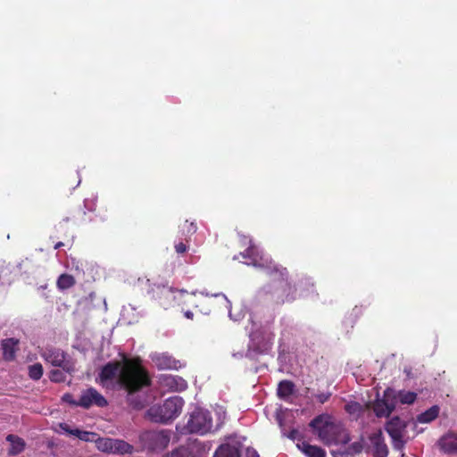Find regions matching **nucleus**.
Listing matches in <instances>:
<instances>
[{"instance_id": "nucleus-43", "label": "nucleus", "mask_w": 457, "mask_h": 457, "mask_svg": "<svg viewBox=\"0 0 457 457\" xmlns=\"http://www.w3.org/2000/svg\"><path fill=\"white\" fill-rule=\"evenodd\" d=\"M134 407L137 408V409H141V408H143V404L140 403H137L134 404Z\"/></svg>"}, {"instance_id": "nucleus-34", "label": "nucleus", "mask_w": 457, "mask_h": 457, "mask_svg": "<svg viewBox=\"0 0 457 457\" xmlns=\"http://www.w3.org/2000/svg\"><path fill=\"white\" fill-rule=\"evenodd\" d=\"M287 436L292 440H296L298 443L303 442V436L298 429L293 428L289 431Z\"/></svg>"}, {"instance_id": "nucleus-32", "label": "nucleus", "mask_w": 457, "mask_h": 457, "mask_svg": "<svg viewBox=\"0 0 457 457\" xmlns=\"http://www.w3.org/2000/svg\"><path fill=\"white\" fill-rule=\"evenodd\" d=\"M199 303H195V304L196 306H194V305H192V304H190V303H186V304L177 305V306H178V307H180L181 312L184 313V316H185L187 320H193V319H194V312H193V311H191L190 309L186 308V307L191 306V307H193V308H195V309H197V308H199V306H200V304H199Z\"/></svg>"}, {"instance_id": "nucleus-26", "label": "nucleus", "mask_w": 457, "mask_h": 457, "mask_svg": "<svg viewBox=\"0 0 457 457\" xmlns=\"http://www.w3.org/2000/svg\"><path fill=\"white\" fill-rule=\"evenodd\" d=\"M417 399V394L411 391L400 390L395 392V401L402 404H412Z\"/></svg>"}, {"instance_id": "nucleus-3", "label": "nucleus", "mask_w": 457, "mask_h": 457, "mask_svg": "<svg viewBox=\"0 0 457 457\" xmlns=\"http://www.w3.org/2000/svg\"><path fill=\"white\" fill-rule=\"evenodd\" d=\"M150 298L156 301L165 309L175 305L190 303L196 306L195 303H205V299L198 297L195 293L186 290H174L171 287L162 285H154L147 291Z\"/></svg>"}, {"instance_id": "nucleus-8", "label": "nucleus", "mask_w": 457, "mask_h": 457, "mask_svg": "<svg viewBox=\"0 0 457 457\" xmlns=\"http://www.w3.org/2000/svg\"><path fill=\"white\" fill-rule=\"evenodd\" d=\"M407 425V421L402 420L398 416L392 417L386 423L385 429L390 436L392 445L395 449L402 450L404 447L405 442L403 438L405 434Z\"/></svg>"}, {"instance_id": "nucleus-1", "label": "nucleus", "mask_w": 457, "mask_h": 457, "mask_svg": "<svg viewBox=\"0 0 457 457\" xmlns=\"http://www.w3.org/2000/svg\"><path fill=\"white\" fill-rule=\"evenodd\" d=\"M114 379L129 395L151 386L150 375L142 365L141 359L128 358L125 353L122 354L121 361H113L104 365L96 381L103 387H109Z\"/></svg>"}, {"instance_id": "nucleus-28", "label": "nucleus", "mask_w": 457, "mask_h": 457, "mask_svg": "<svg viewBox=\"0 0 457 457\" xmlns=\"http://www.w3.org/2000/svg\"><path fill=\"white\" fill-rule=\"evenodd\" d=\"M362 450H363V443H362V440H361V441L354 442V443L351 444L347 447V449L339 453V454L341 455V457H348V456H353L354 454H359L362 452Z\"/></svg>"}, {"instance_id": "nucleus-31", "label": "nucleus", "mask_w": 457, "mask_h": 457, "mask_svg": "<svg viewBox=\"0 0 457 457\" xmlns=\"http://www.w3.org/2000/svg\"><path fill=\"white\" fill-rule=\"evenodd\" d=\"M181 228H182L183 234H186L187 236H191V235L195 234L197 230L196 224L193 221L189 222L188 220H185V222L183 223Z\"/></svg>"}, {"instance_id": "nucleus-40", "label": "nucleus", "mask_w": 457, "mask_h": 457, "mask_svg": "<svg viewBox=\"0 0 457 457\" xmlns=\"http://www.w3.org/2000/svg\"><path fill=\"white\" fill-rule=\"evenodd\" d=\"M197 259H198V257H196V256H190V260L188 261V262L193 264L196 262Z\"/></svg>"}, {"instance_id": "nucleus-6", "label": "nucleus", "mask_w": 457, "mask_h": 457, "mask_svg": "<svg viewBox=\"0 0 457 457\" xmlns=\"http://www.w3.org/2000/svg\"><path fill=\"white\" fill-rule=\"evenodd\" d=\"M142 447L149 452L164 450L170 441V432L167 429L146 430L139 435Z\"/></svg>"}, {"instance_id": "nucleus-23", "label": "nucleus", "mask_w": 457, "mask_h": 457, "mask_svg": "<svg viewBox=\"0 0 457 457\" xmlns=\"http://www.w3.org/2000/svg\"><path fill=\"white\" fill-rule=\"evenodd\" d=\"M439 414V407L437 405H433L424 412L419 414L417 416V421L420 423H429L436 420Z\"/></svg>"}, {"instance_id": "nucleus-33", "label": "nucleus", "mask_w": 457, "mask_h": 457, "mask_svg": "<svg viewBox=\"0 0 457 457\" xmlns=\"http://www.w3.org/2000/svg\"><path fill=\"white\" fill-rule=\"evenodd\" d=\"M65 378L64 372L60 370H53L49 374L50 380L56 383L64 382Z\"/></svg>"}, {"instance_id": "nucleus-18", "label": "nucleus", "mask_w": 457, "mask_h": 457, "mask_svg": "<svg viewBox=\"0 0 457 457\" xmlns=\"http://www.w3.org/2000/svg\"><path fill=\"white\" fill-rule=\"evenodd\" d=\"M297 448L307 457H326V451L320 446L303 441L296 444Z\"/></svg>"}, {"instance_id": "nucleus-10", "label": "nucleus", "mask_w": 457, "mask_h": 457, "mask_svg": "<svg viewBox=\"0 0 457 457\" xmlns=\"http://www.w3.org/2000/svg\"><path fill=\"white\" fill-rule=\"evenodd\" d=\"M395 409V391L387 388L383 399L375 402L373 410L378 417H388Z\"/></svg>"}, {"instance_id": "nucleus-7", "label": "nucleus", "mask_w": 457, "mask_h": 457, "mask_svg": "<svg viewBox=\"0 0 457 457\" xmlns=\"http://www.w3.org/2000/svg\"><path fill=\"white\" fill-rule=\"evenodd\" d=\"M212 419L211 412L203 409H195L190 415L187 423L189 433L204 435L211 431Z\"/></svg>"}, {"instance_id": "nucleus-36", "label": "nucleus", "mask_w": 457, "mask_h": 457, "mask_svg": "<svg viewBox=\"0 0 457 457\" xmlns=\"http://www.w3.org/2000/svg\"><path fill=\"white\" fill-rule=\"evenodd\" d=\"M62 400L72 406H79V401L74 400V397L71 393L64 394L62 397Z\"/></svg>"}, {"instance_id": "nucleus-20", "label": "nucleus", "mask_w": 457, "mask_h": 457, "mask_svg": "<svg viewBox=\"0 0 457 457\" xmlns=\"http://www.w3.org/2000/svg\"><path fill=\"white\" fill-rule=\"evenodd\" d=\"M295 391V386L291 380H282L278 383L277 395L279 399L287 401Z\"/></svg>"}, {"instance_id": "nucleus-21", "label": "nucleus", "mask_w": 457, "mask_h": 457, "mask_svg": "<svg viewBox=\"0 0 457 457\" xmlns=\"http://www.w3.org/2000/svg\"><path fill=\"white\" fill-rule=\"evenodd\" d=\"M6 441L10 443V448H9V451H8V453L10 455H17V454H20L21 453H22L25 449V441L16 436V435H12V434H10L6 436Z\"/></svg>"}, {"instance_id": "nucleus-12", "label": "nucleus", "mask_w": 457, "mask_h": 457, "mask_svg": "<svg viewBox=\"0 0 457 457\" xmlns=\"http://www.w3.org/2000/svg\"><path fill=\"white\" fill-rule=\"evenodd\" d=\"M240 255L245 260V263L249 265L263 267L265 270V267L270 264V262L264 263L263 258L257 246H255L251 240L249 241L248 247L244 252L240 253Z\"/></svg>"}, {"instance_id": "nucleus-41", "label": "nucleus", "mask_w": 457, "mask_h": 457, "mask_svg": "<svg viewBox=\"0 0 457 457\" xmlns=\"http://www.w3.org/2000/svg\"><path fill=\"white\" fill-rule=\"evenodd\" d=\"M97 216H99L101 220H107V216L104 215V214H101L100 212L97 214Z\"/></svg>"}, {"instance_id": "nucleus-13", "label": "nucleus", "mask_w": 457, "mask_h": 457, "mask_svg": "<svg viewBox=\"0 0 457 457\" xmlns=\"http://www.w3.org/2000/svg\"><path fill=\"white\" fill-rule=\"evenodd\" d=\"M370 441L372 445V454L374 457H387L388 448L381 430H378L370 436Z\"/></svg>"}, {"instance_id": "nucleus-9", "label": "nucleus", "mask_w": 457, "mask_h": 457, "mask_svg": "<svg viewBox=\"0 0 457 457\" xmlns=\"http://www.w3.org/2000/svg\"><path fill=\"white\" fill-rule=\"evenodd\" d=\"M42 358L53 366L60 367L64 371L71 373L74 370L73 364L66 360L67 353L60 348L46 347L41 353Z\"/></svg>"}, {"instance_id": "nucleus-27", "label": "nucleus", "mask_w": 457, "mask_h": 457, "mask_svg": "<svg viewBox=\"0 0 457 457\" xmlns=\"http://www.w3.org/2000/svg\"><path fill=\"white\" fill-rule=\"evenodd\" d=\"M113 439L114 438H103L97 436L96 445L98 450L107 453H113Z\"/></svg>"}, {"instance_id": "nucleus-30", "label": "nucleus", "mask_w": 457, "mask_h": 457, "mask_svg": "<svg viewBox=\"0 0 457 457\" xmlns=\"http://www.w3.org/2000/svg\"><path fill=\"white\" fill-rule=\"evenodd\" d=\"M163 457H192L191 452L185 446H179Z\"/></svg>"}, {"instance_id": "nucleus-17", "label": "nucleus", "mask_w": 457, "mask_h": 457, "mask_svg": "<svg viewBox=\"0 0 457 457\" xmlns=\"http://www.w3.org/2000/svg\"><path fill=\"white\" fill-rule=\"evenodd\" d=\"M160 379L162 386L171 391H183L187 387V381L179 376L162 375Z\"/></svg>"}, {"instance_id": "nucleus-42", "label": "nucleus", "mask_w": 457, "mask_h": 457, "mask_svg": "<svg viewBox=\"0 0 457 457\" xmlns=\"http://www.w3.org/2000/svg\"><path fill=\"white\" fill-rule=\"evenodd\" d=\"M63 245V243L62 242H58L55 244L54 245V249H59L60 247H62Z\"/></svg>"}, {"instance_id": "nucleus-24", "label": "nucleus", "mask_w": 457, "mask_h": 457, "mask_svg": "<svg viewBox=\"0 0 457 457\" xmlns=\"http://www.w3.org/2000/svg\"><path fill=\"white\" fill-rule=\"evenodd\" d=\"M134 452V446L124 440L113 439V454H131Z\"/></svg>"}, {"instance_id": "nucleus-22", "label": "nucleus", "mask_w": 457, "mask_h": 457, "mask_svg": "<svg viewBox=\"0 0 457 457\" xmlns=\"http://www.w3.org/2000/svg\"><path fill=\"white\" fill-rule=\"evenodd\" d=\"M213 457H241V454L238 446L225 444L216 450Z\"/></svg>"}, {"instance_id": "nucleus-4", "label": "nucleus", "mask_w": 457, "mask_h": 457, "mask_svg": "<svg viewBox=\"0 0 457 457\" xmlns=\"http://www.w3.org/2000/svg\"><path fill=\"white\" fill-rule=\"evenodd\" d=\"M309 426L317 433L319 439L326 445H346L350 441V436L345 428L329 420V417L319 415L315 417Z\"/></svg>"}, {"instance_id": "nucleus-11", "label": "nucleus", "mask_w": 457, "mask_h": 457, "mask_svg": "<svg viewBox=\"0 0 457 457\" xmlns=\"http://www.w3.org/2000/svg\"><path fill=\"white\" fill-rule=\"evenodd\" d=\"M79 404L84 409H89L92 405L105 407L108 402L96 388L89 387L81 393Z\"/></svg>"}, {"instance_id": "nucleus-14", "label": "nucleus", "mask_w": 457, "mask_h": 457, "mask_svg": "<svg viewBox=\"0 0 457 457\" xmlns=\"http://www.w3.org/2000/svg\"><path fill=\"white\" fill-rule=\"evenodd\" d=\"M440 450L446 454L457 453V432H448L438 441Z\"/></svg>"}, {"instance_id": "nucleus-16", "label": "nucleus", "mask_w": 457, "mask_h": 457, "mask_svg": "<svg viewBox=\"0 0 457 457\" xmlns=\"http://www.w3.org/2000/svg\"><path fill=\"white\" fill-rule=\"evenodd\" d=\"M59 428L63 432L77 436L82 441L85 442H95L97 439L98 435L94 432L83 431L79 428H71L70 426L65 422L59 423Z\"/></svg>"}, {"instance_id": "nucleus-45", "label": "nucleus", "mask_w": 457, "mask_h": 457, "mask_svg": "<svg viewBox=\"0 0 457 457\" xmlns=\"http://www.w3.org/2000/svg\"><path fill=\"white\" fill-rule=\"evenodd\" d=\"M213 295V296H215V297L220 296V295L224 296V295H222L221 293L214 294V295Z\"/></svg>"}, {"instance_id": "nucleus-19", "label": "nucleus", "mask_w": 457, "mask_h": 457, "mask_svg": "<svg viewBox=\"0 0 457 457\" xmlns=\"http://www.w3.org/2000/svg\"><path fill=\"white\" fill-rule=\"evenodd\" d=\"M153 361L159 370H171L177 368V361L168 353L156 354Z\"/></svg>"}, {"instance_id": "nucleus-38", "label": "nucleus", "mask_w": 457, "mask_h": 457, "mask_svg": "<svg viewBox=\"0 0 457 457\" xmlns=\"http://www.w3.org/2000/svg\"><path fill=\"white\" fill-rule=\"evenodd\" d=\"M331 396V393L329 392H326V393H320L318 395H315V398L316 400L320 403H325L326 402L328 401V399L330 398Z\"/></svg>"}, {"instance_id": "nucleus-44", "label": "nucleus", "mask_w": 457, "mask_h": 457, "mask_svg": "<svg viewBox=\"0 0 457 457\" xmlns=\"http://www.w3.org/2000/svg\"><path fill=\"white\" fill-rule=\"evenodd\" d=\"M199 312H203V313H208L209 310L208 309H200Z\"/></svg>"}, {"instance_id": "nucleus-25", "label": "nucleus", "mask_w": 457, "mask_h": 457, "mask_svg": "<svg viewBox=\"0 0 457 457\" xmlns=\"http://www.w3.org/2000/svg\"><path fill=\"white\" fill-rule=\"evenodd\" d=\"M75 284V278L72 275L67 273L61 274L56 281V287L62 291L72 287Z\"/></svg>"}, {"instance_id": "nucleus-2", "label": "nucleus", "mask_w": 457, "mask_h": 457, "mask_svg": "<svg viewBox=\"0 0 457 457\" xmlns=\"http://www.w3.org/2000/svg\"><path fill=\"white\" fill-rule=\"evenodd\" d=\"M265 272L272 280L277 281L270 290L271 299L276 304L292 303L295 300L296 287L288 281L287 268L270 262L265 267Z\"/></svg>"}, {"instance_id": "nucleus-5", "label": "nucleus", "mask_w": 457, "mask_h": 457, "mask_svg": "<svg viewBox=\"0 0 457 457\" xmlns=\"http://www.w3.org/2000/svg\"><path fill=\"white\" fill-rule=\"evenodd\" d=\"M184 401L179 396L166 399L162 404H154L147 411V418L156 423H168L176 419L182 411Z\"/></svg>"}, {"instance_id": "nucleus-37", "label": "nucleus", "mask_w": 457, "mask_h": 457, "mask_svg": "<svg viewBox=\"0 0 457 457\" xmlns=\"http://www.w3.org/2000/svg\"><path fill=\"white\" fill-rule=\"evenodd\" d=\"M174 248L177 253L181 254L185 253L187 251L188 245L187 243L179 242L178 244H175Z\"/></svg>"}, {"instance_id": "nucleus-29", "label": "nucleus", "mask_w": 457, "mask_h": 457, "mask_svg": "<svg viewBox=\"0 0 457 457\" xmlns=\"http://www.w3.org/2000/svg\"><path fill=\"white\" fill-rule=\"evenodd\" d=\"M43 366L40 363H35L29 366V377L33 380H38L43 376Z\"/></svg>"}, {"instance_id": "nucleus-39", "label": "nucleus", "mask_w": 457, "mask_h": 457, "mask_svg": "<svg viewBox=\"0 0 457 457\" xmlns=\"http://www.w3.org/2000/svg\"><path fill=\"white\" fill-rule=\"evenodd\" d=\"M244 457H259V454L255 449L248 447L245 450Z\"/></svg>"}, {"instance_id": "nucleus-15", "label": "nucleus", "mask_w": 457, "mask_h": 457, "mask_svg": "<svg viewBox=\"0 0 457 457\" xmlns=\"http://www.w3.org/2000/svg\"><path fill=\"white\" fill-rule=\"evenodd\" d=\"M19 339L11 337L2 340L1 349L3 351V359L5 361H12L16 357V353L19 350Z\"/></svg>"}, {"instance_id": "nucleus-35", "label": "nucleus", "mask_w": 457, "mask_h": 457, "mask_svg": "<svg viewBox=\"0 0 457 457\" xmlns=\"http://www.w3.org/2000/svg\"><path fill=\"white\" fill-rule=\"evenodd\" d=\"M345 410L347 412L353 414L361 411V406L358 403H351L345 405Z\"/></svg>"}]
</instances>
